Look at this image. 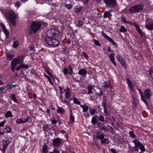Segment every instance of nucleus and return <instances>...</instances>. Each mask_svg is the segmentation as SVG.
<instances>
[{
	"label": "nucleus",
	"mask_w": 153,
	"mask_h": 153,
	"mask_svg": "<svg viewBox=\"0 0 153 153\" xmlns=\"http://www.w3.org/2000/svg\"><path fill=\"white\" fill-rule=\"evenodd\" d=\"M25 57V56L23 55H22L19 56L18 57L14 58V59L18 64H22L23 63V60Z\"/></svg>",
	"instance_id": "8"
},
{
	"label": "nucleus",
	"mask_w": 153,
	"mask_h": 153,
	"mask_svg": "<svg viewBox=\"0 0 153 153\" xmlns=\"http://www.w3.org/2000/svg\"><path fill=\"white\" fill-rule=\"evenodd\" d=\"M42 151L43 153H46L48 151V147L45 144L43 146L42 149Z\"/></svg>",
	"instance_id": "23"
},
{
	"label": "nucleus",
	"mask_w": 153,
	"mask_h": 153,
	"mask_svg": "<svg viewBox=\"0 0 153 153\" xmlns=\"http://www.w3.org/2000/svg\"><path fill=\"white\" fill-rule=\"evenodd\" d=\"M81 9L82 8L81 7L76 8L75 9V11L76 13L79 12L81 10Z\"/></svg>",
	"instance_id": "55"
},
{
	"label": "nucleus",
	"mask_w": 153,
	"mask_h": 153,
	"mask_svg": "<svg viewBox=\"0 0 153 153\" xmlns=\"http://www.w3.org/2000/svg\"><path fill=\"white\" fill-rule=\"evenodd\" d=\"M61 143L60 139L57 138L53 140V144L55 146L58 147L60 146Z\"/></svg>",
	"instance_id": "9"
},
{
	"label": "nucleus",
	"mask_w": 153,
	"mask_h": 153,
	"mask_svg": "<svg viewBox=\"0 0 153 153\" xmlns=\"http://www.w3.org/2000/svg\"><path fill=\"white\" fill-rule=\"evenodd\" d=\"M19 64L15 61L14 59H13L11 62V69L13 72H14L15 71V68L16 66L17 65Z\"/></svg>",
	"instance_id": "10"
},
{
	"label": "nucleus",
	"mask_w": 153,
	"mask_h": 153,
	"mask_svg": "<svg viewBox=\"0 0 153 153\" xmlns=\"http://www.w3.org/2000/svg\"><path fill=\"white\" fill-rule=\"evenodd\" d=\"M101 142L102 144H108L109 143V140L107 138L103 139L101 141Z\"/></svg>",
	"instance_id": "34"
},
{
	"label": "nucleus",
	"mask_w": 153,
	"mask_h": 153,
	"mask_svg": "<svg viewBox=\"0 0 153 153\" xmlns=\"http://www.w3.org/2000/svg\"><path fill=\"white\" fill-rule=\"evenodd\" d=\"M93 42H94V44L97 46H100L101 45L99 41L97 40L94 39L93 40Z\"/></svg>",
	"instance_id": "40"
},
{
	"label": "nucleus",
	"mask_w": 153,
	"mask_h": 153,
	"mask_svg": "<svg viewBox=\"0 0 153 153\" xmlns=\"http://www.w3.org/2000/svg\"><path fill=\"white\" fill-rule=\"evenodd\" d=\"M103 2L108 7H114L117 5L116 0H103Z\"/></svg>",
	"instance_id": "4"
},
{
	"label": "nucleus",
	"mask_w": 153,
	"mask_h": 153,
	"mask_svg": "<svg viewBox=\"0 0 153 153\" xmlns=\"http://www.w3.org/2000/svg\"><path fill=\"white\" fill-rule=\"evenodd\" d=\"M17 85V84L12 85L10 84H8L5 86L6 88L7 87L8 89H11L15 87Z\"/></svg>",
	"instance_id": "27"
},
{
	"label": "nucleus",
	"mask_w": 153,
	"mask_h": 153,
	"mask_svg": "<svg viewBox=\"0 0 153 153\" xmlns=\"http://www.w3.org/2000/svg\"><path fill=\"white\" fill-rule=\"evenodd\" d=\"M119 30L120 32H124L126 30V29L124 26H122L121 27L120 29Z\"/></svg>",
	"instance_id": "51"
},
{
	"label": "nucleus",
	"mask_w": 153,
	"mask_h": 153,
	"mask_svg": "<svg viewBox=\"0 0 153 153\" xmlns=\"http://www.w3.org/2000/svg\"><path fill=\"white\" fill-rule=\"evenodd\" d=\"M121 62L120 63L122 66L125 68H126L127 66L125 62V61L123 62Z\"/></svg>",
	"instance_id": "50"
},
{
	"label": "nucleus",
	"mask_w": 153,
	"mask_h": 153,
	"mask_svg": "<svg viewBox=\"0 0 153 153\" xmlns=\"http://www.w3.org/2000/svg\"><path fill=\"white\" fill-rule=\"evenodd\" d=\"M47 36L50 37H55L58 36L59 33L58 30L54 29H50L46 32Z\"/></svg>",
	"instance_id": "2"
},
{
	"label": "nucleus",
	"mask_w": 153,
	"mask_h": 153,
	"mask_svg": "<svg viewBox=\"0 0 153 153\" xmlns=\"http://www.w3.org/2000/svg\"><path fill=\"white\" fill-rule=\"evenodd\" d=\"M9 141L8 140H6L3 143V146L4 148H6L9 144Z\"/></svg>",
	"instance_id": "39"
},
{
	"label": "nucleus",
	"mask_w": 153,
	"mask_h": 153,
	"mask_svg": "<svg viewBox=\"0 0 153 153\" xmlns=\"http://www.w3.org/2000/svg\"><path fill=\"white\" fill-rule=\"evenodd\" d=\"M6 16L7 17V20L9 19V18H16V15L12 10H8L6 12Z\"/></svg>",
	"instance_id": "7"
},
{
	"label": "nucleus",
	"mask_w": 153,
	"mask_h": 153,
	"mask_svg": "<svg viewBox=\"0 0 153 153\" xmlns=\"http://www.w3.org/2000/svg\"><path fill=\"white\" fill-rule=\"evenodd\" d=\"M65 6L69 9H71L72 7V5L71 4H66Z\"/></svg>",
	"instance_id": "56"
},
{
	"label": "nucleus",
	"mask_w": 153,
	"mask_h": 153,
	"mask_svg": "<svg viewBox=\"0 0 153 153\" xmlns=\"http://www.w3.org/2000/svg\"><path fill=\"white\" fill-rule=\"evenodd\" d=\"M5 123V121H3L0 123V127L3 126Z\"/></svg>",
	"instance_id": "61"
},
{
	"label": "nucleus",
	"mask_w": 153,
	"mask_h": 153,
	"mask_svg": "<svg viewBox=\"0 0 153 153\" xmlns=\"http://www.w3.org/2000/svg\"><path fill=\"white\" fill-rule=\"evenodd\" d=\"M29 50L30 51H33L34 48V47L33 45H30L29 47Z\"/></svg>",
	"instance_id": "62"
},
{
	"label": "nucleus",
	"mask_w": 153,
	"mask_h": 153,
	"mask_svg": "<svg viewBox=\"0 0 153 153\" xmlns=\"http://www.w3.org/2000/svg\"><path fill=\"white\" fill-rule=\"evenodd\" d=\"M46 71L47 73L50 76H52L53 75L52 74L49 72V71L48 70H46Z\"/></svg>",
	"instance_id": "63"
},
{
	"label": "nucleus",
	"mask_w": 153,
	"mask_h": 153,
	"mask_svg": "<svg viewBox=\"0 0 153 153\" xmlns=\"http://www.w3.org/2000/svg\"><path fill=\"white\" fill-rule=\"evenodd\" d=\"M102 35L106 39L108 40L111 42V44L115 48H117V45L116 43L112 39L107 36L104 33H102Z\"/></svg>",
	"instance_id": "5"
},
{
	"label": "nucleus",
	"mask_w": 153,
	"mask_h": 153,
	"mask_svg": "<svg viewBox=\"0 0 153 153\" xmlns=\"http://www.w3.org/2000/svg\"><path fill=\"white\" fill-rule=\"evenodd\" d=\"M152 95V92L149 89H147L144 91V95L145 98L147 100L149 99Z\"/></svg>",
	"instance_id": "6"
},
{
	"label": "nucleus",
	"mask_w": 153,
	"mask_h": 153,
	"mask_svg": "<svg viewBox=\"0 0 153 153\" xmlns=\"http://www.w3.org/2000/svg\"><path fill=\"white\" fill-rule=\"evenodd\" d=\"M54 38H52V37H50L49 36H46L45 37V41L49 45H51L52 43V41Z\"/></svg>",
	"instance_id": "11"
},
{
	"label": "nucleus",
	"mask_w": 153,
	"mask_h": 153,
	"mask_svg": "<svg viewBox=\"0 0 153 153\" xmlns=\"http://www.w3.org/2000/svg\"><path fill=\"white\" fill-rule=\"evenodd\" d=\"M0 25L2 27L4 32L5 33L6 38H7L9 35V32L7 30L5 26L2 23H0Z\"/></svg>",
	"instance_id": "12"
},
{
	"label": "nucleus",
	"mask_w": 153,
	"mask_h": 153,
	"mask_svg": "<svg viewBox=\"0 0 153 153\" xmlns=\"http://www.w3.org/2000/svg\"><path fill=\"white\" fill-rule=\"evenodd\" d=\"M63 72L65 74H66L68 73V70L65 68L63 69Z\"/></svg>",
	"instance_id": "59"
},
{
	"label": "nucleus",
	"mask_w": 153,
	"mask_h": 153,
	"mask_svg": "<svg viewBox=\"0 0 153 153\" xmlns=\"http://www.w3.org/2000/svg\"><path fill=\"white\" fill-rule=\"evenodd\" d=\"M19 45V42L18 41H15L13 44V47L15 48H16Z\"/></svg>",
	"instance_id": "42"
},
{
	"label": "nucleus",
	"mask_w": 153,
	"mask_h": 153,
	"mask_svg": "<svg viewBox=\"0 0 153 153\" xmlns=\"http://www.w3.org/2000/svg\"><path fill=\"white\" fill-rule=\"evenodd\" d=\"M97 120L95 117H93L92 118L91 122L93 125H95L97 123Z\"/></svg>",
	"instance_id": "35"
},
{
	"label": "nucleus",
	"mask_w": 153,
	"mask_h": 153,
	"mask_svg": "<svg viewBox=\"0 0 153 153\" xmlns=\"http://www.w3.org/2000/svg\"><path fill=\"white\" fill-rule=\"evenodd\" d=\"M104 108V113L106 115H109V114L108 112L107 111L106 108V106H103Z\"/></svg>",
	"instance_id": "48"
},
{
	"label": "nucleus",
	"mask_w": 153,
	"mask_h": 153,
	"mask_svg": "<svg viewBox=\"0 0 153 153\" xmlns=\"http://www.w3.org/2000/svg\"><path fill=\"white\" fill-rule=\"evenodd\" d=\"M103 91H100V94H98V93H97L96 94L100 97L103 94Z\"/></svg>",
	"instance_id": "60"
},
{
	"label": "nucleus",
	"mask_w": 153,
	"mask_h": 153,
	"mask_svg": "<svg viewBox=\"0 0 153 153\" xmlns=\"http://www.w3.org/2000/svg\"><path fill=\"white\" fill-rule=\"evenodd\" d=\"M111 15V11L110 10L105 11L104 14V17L107 18L109 17Z\"/></svg>",
	"instance_id": "24"
},
{
	"label": "nucleus",
	"mask_w": 153,
	"mask_h": 153,
	"mask_svg": "<svg viewBox=\"0 0 153 153\" xmlns=\"http://www.w3.org/2000/svg\"><path fill=\"white\" fill-rule=\"evenodd\" d=\"M114 54L113 53H110L109 56V59L111 60V61L112 62L115 66H116V62L114 61Z\"/></svg>",
	"instance_id": "13"
},
{
	"label": "nucleus",
	"mask_w": 153,
	"mask_h": 153,
	"mask_svg": "<svg viewBox=\"0 0 153 153\" xmlns=\"http://www.w3.org/2000/svg\"><path fill=\"white\" fill-rule=\"evenodd\" d=\"M4 131H5L7 133H9L11 132V127L8 125L5 126V127L4 128Z\"/></svg>",
	"instance_id": "25"
},
{
	"label": "nucleus",
	"mask_w": 153,
	"mask_h": 153,
	"mask_svg": "<svg viewBox=\"0 0 153 153\" xmlns=\"http://www.w3.org/2000/svg\"><path fill=\"white\" fill-rule=\"evenodd\" d=\"M96 116L98 117L99 120L100 121L103 122H104V117L102 115H100L99 117L97 115H96Z\"/></svg>",
	"instance_id": "36"
},
{
	"label": "nucleus",
	"mask_w": 153,
	"mask_h": 153,
	"mask_svg": "<svg viewBox=\"0 0 153 153\" xmlns=\"http://www.w3.org/2000/svg\"><path fill=\"white\" fill-rule=\"evenodd\" d=\"M52 42V44H51V45L50 46L52 47H57L58 46L59 44V41L54 38L53 39Z\"/></svg>",
	"instance_id": "16"
},
{
	"label": "nucleus",
	"mask_w": 153,
	"mask_h": 153,
	"mask_svg": "<svg viewBox=\"0 0 153 153\" xmlns=\"http://www.w3.org/2000/svg\"><path fill=\"white\" fill-rule=\"evenodd\" d=\"M70 120L69 122V124H71L73 123L74 121V117L72 111L71 110H70Z\"/></svg>",
	"instance_id": "17"
},
{
	"label": "nucleus",
	"mask_w": 153,
	"mask_h": 153,
	"mask_svg": "<svg viewBox=\"0 0 153 153\" xmlns=\"http://www.w3.org/2000/svg\"><path fill=\"white\" fill-rule=\"evenodd\" d=\"M83 25V22L82 21H79L78 22V24L77 26L79 27H81Z\"/></svg>",
	"instance_id": "49"
},
{
	"label": "nucleus",
	"mask_w": 153,
	"mask_h": 153,
	"mask_svg": "<svg viewBox=\"0 0 153 153\" xmlns=\"http://www.w3.org/2000/svg\"><path fill=\"white\" fill-rule=\"evenodd\" d=\"M21 68H25L26 69H28L29 68V66L27 65L21 64L20 65Z\"/></svg>",
	"instance_id": "43"
},
{
	"label": "nucleus",
	"mask_w": 153,
	"mask_h": 153,
	"mask_svg": "<svg viewBox=\"0 0 153 153\" xmlns=\"http://www.w3.org/2000/svg\"><path fill=\"white\" fill-rule=\"evenodd\" d=\"M111 150L113 153H117L116 150L114 148H111Z\"/></svg>",
	"instance_id": "64"
},
{
	"label": "nucleus",
	"mask_w": 153,
	"mask_h": 153,
	"mask_svg": "<svg viewBox=\"0 0 153 153\" xmlns=\"http://www.w3.org/2000/svg\"><path fill=\"white\" fill-rule=\"evenodd\" d=\"M107 102V100L106 99H104L103 100L102 103H103V106H107V103L106 102Z\"/></svg>",
	"instance_id": "54"
},
{
	"label": "nucleus",
	"mask_w": 153,
	"mask_h": 153,
	"mask_svg": "<svg viewBox=\"0 0 153 153\" xmlns=\"http://www.w3.org/2000/svg\"><path fill=\"white\" fill-rule=\"evenodd\" d=\"M21 4L20 2L19 1H17L15 4V6L17 7H20V5Z\"/></svg>",
	"instance_id": "52"
},
{
	"label": "nucleus",
	"mask_w": 153,
	"mask_h": 153,
	"mask_svg": "<svg viewBox=\"0 0 153 153\" xmlns=\"http://www.w3.org/2000/svg\"><path fill=\"white\" fill-rule=\"evenodd\" d=\"M126 80L127 82V83L128 84V86L129 87L130 89L131 90L133 91V90L134 85H133L132 83L131 82L130 80L129 79L127 78Z\"/></svg>",
	"instance_id": "19"
},
{
	"label": "nucleus",
	"mask_w": 153,
	"mask_h": 153,
	"mask_svg": "<svg viewBox=\"0 0 153 153\" xmlns=\"http://www.w3.org/2000/svg\"><path fill=\"white\" fill-rule=\"evenodd\" d=\"M7 59L9 60H10L13 57L14 55L9 54L8 55H7Z\"/></svg>",
	"instance_id": "41"
},
{
	"label": "nucleus",
	"mask_w": 153,
	"mask_h": 153,
	"mask_svg": "<svg viewBox=\"0 0 153 153\" xmlns=\"http://www.w3.org/2000/svg\"><path fill=\"white\" fill-rule=\"evenodd\" d=\"M117 58L120 63L123 62L125 61L124 59L120 55H117Z\"/></svg>",
	"instance_id": "30"
},
{
	"label": "nucleus",
	"mask_w": 153,
	"mask_h": 153,
	"mask_svg": "<svg viewBox=\"0 0 153 153\" xmlns=\"http://www.w3.org/2000/svg\"><path fill=\"white\" fill-rule=\"evenodd\" d=\"M57 112L63 114L65 112V110L62 107L58 106Z\"/></svg>",
	"instance_id": "22"
},
{
	"label": "nucleus",
	"mask_w": 153,
	"mask_h": 153,
	"mask_svg": "<svg viewBox=\"0 0 153 153\" xmlns=\"http://www.w3.org/2000/svg\"><path fill=\"white\" fill-rule=\"evenodd\" d=\"M98 124L99 125V128L101 130H105L106 129V128H105V126L102 124L100 123H98Z\"/></svg>",
	"instance_id": "31"
},
{
	"label": "nucleus",
	"mask_w": 153,
	"mask_h": 153,
	"mask_svg": "<svg viewBox=\"0 0 153 153\" xmlns=\"http://www.w3.org/2000/svg\"><path fill=\"white\" fill-rule=\"evenodd\" d=\"M93 89L92 88V87L91 86H90L89 85H88L87 88V90H88V94H92L93 92L92 91V90Z\"/></svg>",
	"instance_id": "28"
},
{
	"label": "nucleus",
	"mask_w": 153,
	"mask_h": 153,
	"mask_svg": "<svg viewBox=\"0 0 153 153\" xmlns=\"http://www.w3.org/2000/svg\"><path fill=\"white\" fill-rule=\"evenodd\" d=\"M139 93H140V96L141 97V99L142 101L145 103V104L147 105L148 104L147 101L146 100V99L144 97L143 92L139 89Z\"/></svg>",
	"instance_id": "20"
},
{
	"label": "nucleus",
	"mask_w": 153,
	"mask_h": 153,
	"mask_svg": "<svg viewBox=\"0 0 153 153\" xmlns=\"http://www.w3.org/2000/svg\"><path fill=\"white\" fill-rule=\"evenodd\" d=\"M41 24L39 22H33L30 27V30L34 33H36L41 28Z\"/></svg>",
	"instance_id": "1"
},
{
	"label": "nucleus",
	"mask_w": 153,
	"mask_h": 153,
	"mask_svg": "<svg viewBox=\"0 0 153 153\" xmlns=\"http://www.w3.org/2000/svg\"><path fill=\"white\" fill-rule=\"evenodd\" d=\"M134 27H135L138 33L142 36H143L144 33H143L141 31V30L139 25L137 24H134Z\"/></svg>",
	"instance_id": "21"
},
{
	"label": "nucleus",
	"mask_w": 153,
	"mask_h": 153,
	"mask_svg": "<svg viewBox=\"0 0 153 153\" xmlns=\"http://www.w3.org/2000/svg\"><path fill=\"white\" fill-rule=\"evenodd\" d=\"M10 98L12 100L15 102H18V101L16 98L15 97V95L14 94H11L10 95Z\"/></svg>",
	"instance_id": "29"
},
{
	"label": "nucleus",
	"mask_w": 153,
	"mask_h": 153,
	"mask_svg": "<svg viewBox=\"0 0 153 153\" xmlns=\"http://www.w3.org/2000/svg\"><path fill=\"white\" fill-rule=\"evenodd\" d=\"M80 105L83 109V111L84 112H86L88 109V107L86 105Z\"/></svg>",
	"instance_id": "26"
},
{
	"label": "nucleus",
	"mask_w": 153,
	"mask_h": 153,
	"mask_svg": "<svg viewBox=\"0 0 153 153\" xmlns=\"http://www.w3.org/2000/svg\"><path fill=\"white\" fill-rule=\"evenodd\" d=\"M140 149L142 151H144L145 149L143 145L141 144L140 146Z\"/></svg>",
	"instance_id": "46"
},
{
	"label": "nucleus",
	"mask_w": 153,
	"mask_h": 153,
	"mask_svg": "<svg viewBox=\"0 0 153 153\" xmlns=\"http://www.w3.org/2000/svg\"><path fill=\"white\" fill-rule=\"evenodd\" d=\"M132 142L134 143L135 146H138L141 144V143L137 139H136L134 140Z\"/></svg>",
	"instance_id": "32"
},
{
	"label": "nucleus",
	"mask_w": 153,
	"mask_h": 153,
	"mask_svg": "<svg viewBox=\"0 0 153 153\" xmlns=\"http://www.w3.org/2000/svg\"><path fill=\"white\" fill-rule=\"evenodd\" d=\"M16 123H22L23 120L22 119H17L16 120Z\"/></svg>",
	"instance_id": "53"
},
{
	"label": "nucleus",
	"mask_w": 153,
	"mask_h": 153,
	"mask_svg": "<svg viewBox=\"0 0 153 153\" xmlns=\"http://www.w3.org/2000/svg\"><path fill=\"white\" fill-rule=\"evenodd\" d=\"M87 73V71L85 69H81L78 72V74L80 75L83 76L84 77H85Z\"/></svg>",
	"instance_id": "14"
},
{
	"label": "nucleus",
	"mask_w": 153,
	"mask_h": 153,
	"mask_svg": "<svg viewBox=\"0 0 153 153\" xmlns=\"http://www.w3.org/2000/svg\"><path fill=\"white\" fill-rule=\"evenodd\" d=\"M126 23L128 24L129 25H131V26H132L133 25L134 26V24H137L135 22L131 23V22H126Z\"/></svg>",
	"instance_id": "58"
},
{
	"label": "nucleus",
	"mask_w": 153,
	"mask_h": 153,
	"mask_svg": "<svg viewBox=\"0 0 153 153\" xmlns=\"http://www.w3.org/2000/svg\"><path fill=\"white\" fill-rule=\"evenodd\" d=\"M104 135L103 134L98 135L97 137V139H99L101 140H102L104 139Z\"/></svg>",
	"instance_id": "37"
},
{
	"label": "nucleus",
	"mask_w": 153,
	"mask_h": 153,
	"mask_svg": "<svg viewBox=\"0 0 153 153\" xmlns=\"http://www.w3.org/2000/svg\"><path fill=\"white\" fill-rule=\"evenodd\" d=\"M145 24V27L149 30H152L153 29V24L152 23H148L146 22Z\"/></svg>",
	"instance_id": "18"
},
{
	"label": "nucleus",
	"mask_w": 153,
	"mask_h": 153,
	"mask_svg": "<svg viewBox=\"0 0 153 153\" xmlns=\"http://www.w3.org/2000/svg\"><path fill=\"white\" fill-rule=\"evenodd\" d=\"M15 18H13V19H11L10 18H9V19L7 20L8 21H10L12 25L14 26L15 25H16V22L15 21Z\"/></svg>",
	"instance_id": "33"
},
{
	"label": "nucleus",
	"mask_w": 153,
	"mask_h": 153,
	"mask_svg": "<svg viewBox=\"0 0 153 153\" xmlns=\"http://www.w3.org/2000/svg\"><path fill=\"white\" fill-rule=\"evenodd\" d=\"M89 111L91 114H95V112L96 111V110L95 108L90 109Z\"/></svg>",
	"instance_id": "45"
},
{
	"label": "nucleus",
	"mask_w": 153,
	"mask_h": 153,
	"mask_svg": "<svg viewBox=\"0 0 153 153\" xmlns=\"http://www.w3.org/2000/svg\"><path fill=\"white\" fill-rule=\"evenodd\" d=\"M129 134L131 137L134 138L135 137V135H134V132L133 131H129Z\"/></svg>",
	"instance_id": "47"
},
{
	"label": "nucleus",
	"mask_w": 153,
	"mask_h": 153,
	"mask_svg": "<svg viewBox=\"0 0 153 153\" xmlns=\"http://www.w3.org/2000/svg\"><path fill=\"white\" fill-rule=\"evenodd\" d=\"M5 116L6 117H12L13 115H12V113L10 111H9L5 115Z\"/></svg>",
	"instance_id": "38"
},
{
	"label": "nucleus",
	"mask_w": 153,
	"mask_h": 153,
	"mask_svg": "<svg viewBox=\"0 0 153 153\" xmlns=\"http://www.w3.org/2000/svg\"><path fill=\"white\" fill-rule=\"evenodd\" d=\"M73 101L74 103L78 105L81 102L80 101H78L77 99L76 98H74Z\"/></svg>",
	"instance_id": "44"
},
{
	"label": "nucleus",
	"mask_w": 153,
	"mask_h": 153,
	"mask_svg": "<svg viewBox=\"0 0 153 153\" xmlns=\"http://www.w3.org/2000/svg\"><path fill=\"white\" fill-rule=\"evenodd\" d=\"M69 71H70L69 73V74L71 75L73 73V70H72L71 67L69 65Z\"/></svg>",
	"instance_id": "57"
},
{
	"label": "nucleus",
	"mask_w": 153,
	"mask_h": 153,
	"mask_svg": "<svg viewBox=\"0 0 153 153\" xmlns=\"http://www.w3.org/2000/svg\"><path fill=\"white\" fill-rule=\"evenodd\" d=\"M143 5L142 4L136 5L130 8L129 11L131 13H134L143 9Z\"/></svg>",
	"instance_id": "3"
},
{
	"label": "nucleus",
	"mask_w": 153,
	"mask_h": 153,
	"mask_svg": "<svg viewBox=\"0 0 153 153\" xmlns=\"http://www.w3.org/2000/svg\"><path fill=\"white\" fill-rule=\"evenodd\" d=\"M64 91L65 92V98L68 100L70 97V92L68 88H67L64 89Z\"/></svg>",
	"instance_id": "15"
}]
</instances>
